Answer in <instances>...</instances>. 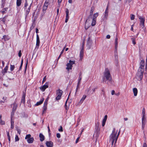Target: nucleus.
Here are the masks:
<instances>
[{"mask_svg": "<svg viewBox=\"0 0 147 147\" xmlns=\"http://www.w3.org/2000/svg\"><path fill=\"white\" fill-rule=\"evenodd\" d=\"M7 16H5V17H4V18H3L2 19V22L4 23L6 21V17H7Z\"/></svg>", "mask_w": 147, "mask_h": 147, "instance_id": "603ef678", "label": "nucleus"}, {"mask_svg": "<svg viewBox=\"0 0 147 147\" xmlns=\"http://www.w3.org/2000/svg\"><path fill=\"white\" fill-rule=\"evenodd\" d=\"M34 140V138L33 137H31L29 139H28L27 141V142L29 144L32 143Z\"/></svg>", "mask_w": 147, "mask_h": 147, "instance_id": "6ab92c4d", "label": "nucleus"}, {"mask_svg": "<svg viewBox=\"0 0 147 147\" xmlns=\"http://www.w3.org/2000/svg\"><path fill=\"white\" fill-rule=\"evenodd\" d=\"M30 11L28 10L27 9L26 11V12L25 14V18H27L28 15L29 13L30 12Z\"/></svg>", "mask_w": 147, "mask_h": 147, "instance_id": "79ce46f5", "label": "nucleus"}, {"mask_svg": "<svg viewBox=\"0 0 147 147\" xmlns=\"http://www.w3.org/2000/svg\"><path fill=\"white\" fill-rule=\"evenodd\" d=\"M56 136L57 138H60L61 137L60 134L59 133H57L56 134Z\"/></svg>", "mask_w": 147, "mask_h": 147, "instance_id": "052dcab7", "label": "nucleus"}, {"mask_svg": "<svg viewBox=\"0 0 147 147\" xmlns=\"http://www.w3.org/2000/svg\"><path fill=\"white\" fill-rule=\"evenodd\" d=\"M8 67L7 66H6L5 68L2 71V73L3 75H4L5 73L7 72V71L8 70Z\"/></svg>", "mask_w": 147, "mask_h": 147, "instance_id": "412c9836", "label": "nucleus"}, {"mask_svg": "<svg viewBox=\"0 0 147 147\" xmlns=\"http://www.w3.org/2000/svg\"><path fill=\"white\" fill-rule=\"evenodd\" d=\"M115 94V91L114 90H112L111 92V94L113 95Z\"/></svg>", "mask_w": 147, "mask_h": 147, "instance_id": "774afa93", "label": "nucleus"}, {"mask_svg": "<svg viewBox=\"0 0 147 147\" xmlns=\"http://www.w3.org/2000/svg\"><path fill=\"white\" fill-rule=\"evenodd\" d=\"M98 13H94L93 16V19L96 20L97 17L98 16Z\"/></svg>", "mask_w": 147, "mask_h": 147, "instance_id": "f704fd0d", "label": "nucleus"}, {"mask_svg": "<svg viewBox=\"0 0 147 147\" xmlns=\"http://www.w3.org/2000/svg\"><path fill=\"white\" fill-rule=\"evenodd\" d=\"M142 117H145V109L144 108L142 110Z\"/></svg>", "mask_w": 147, "mask_h": 147, "instance_id": "4c0bfd02", "label": "nucleus"}, {"mask_svg": "<svg viewBox=\"0 0 147 147\" xmlns=\"http://www.w3.org/2000/svg\"><path fill=\"white\" fill-rule=\"evenodd\" d=\"M47 8L48 7L43 5L42 9L43 13H42L41 14L42 16H43L46 13V10L47 9Z\"/></svg>", "mask_w": 147, "mask_h": 147, "instance_id": "ddd939ff", "label": "nucleus"}, {"mask_svg": "<svg viewBox=\"0 0 147 147\" xmlns=\"http://www.w3.org/2000/svg\"><path fill=\"white\" fill-rule=\"evenodd\" d=\"M47 1V0L45 1L43 5L45 6H46V7H48L49 4V3L48 2L49 1Z\"/></svg>", "mask_w": 147, "mask_h": 147, "instance_id": "e433bc0d", "label": "nucleus"}, {"mask_svg": "<svg viewBox=\"0 0 147 147\" xmlns=\"http://www.w3.org/2000/svg\"><path fill=\"white\" fill-rule=\"evenodd\" d=\"M115 128H113L112 132L110 136V141H111L112 145L113 144L115 141V143H116L117 140V139L119 135L120 132V130H119L117 136L116 137L117 131L116 132H115Z\"/></svg>", "mask_w": 147, "mask_h": 147, "instance_id": "f03ea898", "label": "nucleus"}, {"mask_svg": "<svg viewBox=\"0 0 147 147\" xmlns=\"http://www.w3.org/2000/svg\"><path fill=\"white\" fill-rule=\"evenodd\" d=\"M100 123L99 122H97L95 123V127L94 129V135H96V136L98 137L99 134V131L100 128L99 126Z\"/></svg>", "mask_w": 147, "mask_h": 147, "instance_id": "20e7f679", "label": "nucleus"}, {"mask_svg": "<svg viewBox=\"0 0 147 147\" xmlns=\"http://www.w3.org/2000/svg\"><path fill=\"white\" fill-rule=\"evenodd\" d=\"M15 67V66L14 65H10V69L11 71H13L14 70Z\"/></svg>", "mask_w": 147, "mask_h": 147, "instance_id": "a19ab883", "label": "nucleus"}, {"mask_svg": "<svg viewBox=\"0 0 147 147\" xmlns=\"http://www.w3.org/2000/svg\"><path fill=\"white\" fill-rule=\"evenodd\" d=\"M103 82H106L107 80L109 82L111 83L112 81V78L110 74V72L108 68H106L104 72V76L103 77Z\"/></svg>", "mask_w": 147, "mask_h": 147, "instance_id": "f257e3e1", "label": "nucleus"}, {"mask_svg": "<svg viewBox=\"0 0 147 147\" xmlns=\"http://www.w3.org/2000/svg\"><path fill=\"white\" fill-rule=\"evenodd\" d=\"M39 137L40 138V140L42 142L45 139V137L41 133H40L39 135Z\"/></svg>", "mask_w": 147, "mask_h": 147, "instance_id": "aec40b11", "label": "nucleus"}, {"mask_svg": "<svg viewBox=\"0 0 147 147\" xmlns=\"http://www.w3.org/2000/svg\"><path fill=\"white\" fill-rule=\"evenodd\" d=\"M84 48H82L81 49V50L80 51V58L82 59L83 58V53H84Z\"/></svg>", "mask_w": 147, "mask_h": 147, "instance_id": "4be33fe9", "label": "nucleus"}, {"mask_svg": "<svg viewBox=\"0 0 147 147\" xmlns=\"http://www.w3.org/2000/svg\"><path fill=\"white\" fill-rule=\"evenodd\" d=\"M22 3V0H17L16 2V5L17 6H19L21 5Z\"/></svg>", "mask_w": 147, "mask_h": 147, "instance_id": "c756f323", "label": "nucleus"}, {"mask_svg": "<svg viewBox=\"0 0 147 147\" xmlns=\"http://www.w3.org/2000/svg\"><path fill=\"white\" fill-rule=\"evenodd\" d=\"M143 147H147V145L146 142H144L143 146Z\"/></svg>", "mask_w": 147, "mask_h": 147, "instance_id": "e2e57ef3", "label": "nucleus"}, {"mask_svg": "<svg viewBox=\"0 0 147 147\" xmlns=\"http://www.w3.org/2000/svg\"><path fill=\"white\" fill-rule=\"evenodd\" d=\"M49 98L48 97L45 100V102H44V105H47V102L49 100Z\"/></svg>", "mask_w": 147, "mask_h": 147, "instance_id": "49530a36", "label": "nucleus"}, {"mask_svg": "<svg viewBox=\"0 0 147 147\" xmlns=\"http://www.w3.org/2000/svg\"><path fill=\"white\" fill-rule=\"evenodd\" d=\"M26 97V94L24 92H23L22 96V98L21 99V102L23 103H25V98Z\"/></svg>", "mask_w": 147, "mask_h": 147, "instance_id": "f3484780", "label": "nucleus"}, {"mask_svg": "<svg viewBox=\"0 0 147 147\" xmlns=\"http://www.w3.org/2000/svg\"><path fill=\"white\" fill-rule=\"evenodd\" d=\"M46 144L47 147H53V143L51 141H47Z\"/></svg>", "mask_w": 147, "mask_h": 147, "instance_id": "f8f14e48", "label": "nucleus"}, {"mask_svg": "<svg viewBox=\"0 0 147 147\" xmlns=\"http://www.w3.org/2000/svg\"><path fill=\"white\" fill-rule=\"evenodd\" d=\"M11 128L13 129L14 128V121L13 120V119H11Z\"/></svg>", "mask_w": 147, "mask_h": 147, "instance_id": "bb28decb", "label": "nucleus"}, {"mask_svg": "<svg viewBox=\"0 0 147 147\" xmlns=\"http://www.w3.org/2000/svg\"><path fill=\"white\" fill-rule=\"evenodd\" d=\"M3 38L5 40V41L7 40H9L7 38V36L4 35L3 36Z\"/></svg>", "mask_w": 147, "mask_h": 147, "instance_id": "8fccbe9b", "label": "nucleus"}, {"mask_svg": "<svg viewBox=\"0 0 147 147\" xmlns=\"http://www.w3.org/2000/svg\"><path fill=\"white\" fill-rule=\"evenodd\" d=\"M108 5H107V8L105 11V13L104 14V18H105V19L107 20L108 16Z\"/></svg>", "mask_w": 147, "mask_h": 147, "instance_id": "9d476101", "label": "nucleus"}, {"mask_svg": "<svg viewBox=\"0 0 147 147\" xmlns=\"http://www.w3.org/2000/svg\"><path fill=\"white\" fill-rule=\"evenodd\" d=\"M146 123V120L145 117H142V124L145 125Z\"/></svg>", "mask_w": 147, "mask_h": 147, "instance_id": "a878e982", "label": "nucleus"}, {"mask_svg": "<svg viewBox=\"0 0 147 147\" xmlns=\"http://www.w3.org/2000/svg\"><path fill=\"white\" fill-rule=\"evenodd\" d=\"M2 118V115H0V124L1 125H4L5 124V123L4 121H3L1 119Z\"/></svg>", "mask_w": 147, "mask_h": 147, "instance_id": "2f4dec72", "label": "nucleus"}, {"mask_svg": "<svg viewBox=\"0 0 147 147\" xmlns=\"http://www.w3.org/2000/svg\"><path fill=\"white\" fill-rule=\"evenodd\" d=\"M75 63V61H71L70 60L69 61V63H67L66 65L67 67L66 68L67 69L69 70V69H71L72 67V65Z\"/></svg>", "mask_w": 147, "mask_h": 147, "instance_id": "423d86ee", "label": "nucleus"}, {"mask_svg": "<svg viewBox=\"0 0 147 147\" xmlns=\"http://www.w3.org/2000/svg\"><path fill=\"white\" fill-rule=\"evenodd\" d=\"M65 13L66 14V19L65 20V22H67L69 19V10L67 9H66Z\"/></svg>", "mask_w": 147, "mask_h": 147, "instance_id": "9b49d317", "label": "nucleus"}, {"mask_svg": "<svg viewBox=\"0 0 147 147\" xmlns=\"http://www.w3.org/2000/svg\"><path fill=\"white\" fill-rule=\"evenodd\" d=\"M63 93V91L60 89H58L56 91V94L57 95L56 97V100H59L61 98V96Z\"/></svg>", "mask_w": 147, "mask_h": 147, "instance_id": "39448f33", "label": "nucleus"}, {"mask_svg": "<svg viewBox=\"0 0 147 147\" xmlns=\"http://www.w3.org/2000/svg\"><path fill=\"white\" fill-rule=\"evenodd\" d=\"M12 105H13V107L12 110L13 111H16L18 107L17 104L15 102H14L13 104L11 105V106Z\"/></svg>", "mask_w": 147, "mask_h": 147, "instance_id": "4468645a", "label": "nucleus"}, {"mask_svg": "<svg viewBox=\"0 0 147 147\" xmlns=\"http://www.w3.org/2000/svg\"><path fill=\"white\" fill-rule=\"evenodd\" d=\"M131 20H134V19L135 16L133 14H131Z\"/></svg>", "mask_w": 147, "mask_h": 147, "instance_id": "4d7b16f0", "label": "nucleus"}, {"mask_svg": "<svg viewBox=\"0 0 147 147\" xmlns=\"http://www.w3.org/2000/svg\"><path fill=\"white\" fill-rule=\"evenodd\" d=\"M140 66L139 67L140 70L143 69L144 70V66L145 65V61L143 60H142L140 63Z\"/></svg>", "mask_w": 147, "mask_h": 147, "instance_id": "1a4fd4ad", "label": "nucleus"}, {"mask_svg": "<svg viewBox=\"0 0 147 147\" xmlns=\"http://www.w3.org/2000/svg\"><path fill=\"white\" fill-rule=\"evenodd\" d=\"M96 23V20L93 19L92 20V22L91 24V25L92 26H95Z\"/></svg>", "mask_w": 147, "mask_h": 147, "instance_id": "72a5a7b5", "label": "nucleus"}, {"mask_svg": "<svg viewBox=\"0 0 147 147\" xmlns=\"http://www.w3.org/2000/svg\"><path fill=\"white\" fill-rule=\"evenodd\" d=\"M58 130L60 132H62L63 131V127L62 126H60V128Z\"/></svg>", "mask_w": 147, "mask_h": 147, "instance_id": "6e6d98bb", "label": "nucleus"}, {"mask_svg": "<svg viewBox=\"0 0 147 147\" xmlns=\"http://www.w3.org/2000/svg\"><path fill=\"white\" fill-rule=\"evenodd\" d=\"M19 140V138L18 137V136L16 135L15 138V141L17 142Z\"/></svg>", "mask_w": 147, "mask_h": 147, "instance_id": "09e8293b", "label": "nucleus"}, {"mask_svg": "<svg viewBox=\"0 0 147 147\" xmlns=\"http://www.w3.org/2000/svg\"><path fill=\"white\" fill-rule=\"evenodd\" d=\"M36 19V17H34V20L33 21V22L32 23L31 26H33L34 27L35 25V21Z\"/></svg>", "mask_w": 147, "mask_h": 147, "instance_id": "ea45409f", "label": "nucleus"}, {"mask_svg": "<svg viewBox=\"0 0 147 147\" xmlns=\"http://www.w3.org/2000/svg\"><path fill=\"white\" fill-rule=\"evenodd\" d=\"M92 16H91L90 15L88 17V18L86 19V24L87 22H88L89 21H90V20L92 19Z\"/></svg>", "mask_w": 147, "mask_h": 147, "instance_id": "473e14b6", "label": "nucleus"}, {"mask_svg": "<svg viewBox=\"0 0 147 147\" xmlns=\"http://www.w3.org/2000/svg\"><path fill=\"white\" fill-rule=\"evenodd\" d=\"M42 114L43 115L46 111L47 109V105H44L43 108Z\"/></svg>", "mask_w": 147, "mask_h": 147, "instance_id": "cd10ccee", "label": "nucleus"}, {"mask_svg": "<svg viewBox=\"0 0 147 147\" xmlns=\"http://www.w3.org/2000/svg\"><path fill=\"white\" fill-rule=\"evenodd\" d=\"M89 38L87 42V45L89 46V49H90L92 45L91 41L89 40Z\"/></svg>", "mask_w": 147, "mask_h": 147, "instance_id": "393cba45", "label": "nucleus"}, {"mask_svg": "<svg viewBox=\"0 0 147 147\" xmlns=\"http://www.w3.org/2000/svg\"><path fill=\"white\" fill-rule=\"evenodd\" d=\"M7 8H4V9H3V11H2V13L3 14H4V13H5V11H6L7 10Z\"/></svg>", "mask_w": 147, "mask_h": 147, "instance_id": "864d4df0", "label": "nucleus"}, {"mask_svg": "<svg viewBox=\"0 0 147 147\" xmlns=\"http://www.w3.org/2000/svg\"><path fill=\"white\" fill-rule=\"evenodd\" d=\"M118 38L117 37H116L115 38V51L117 52V45H118Z\"/></svg>", "mask_w": 147, "mask_h": 147, "instance_id": "a211bd4d", "label": "nucleus"}, {"mask_svg": "<svg viewBox=\"0 0 147 147\" xmlns=\"http://www.w3.org/2000/svg\"><path fill=\"white\" fill-rule=\"evenodd\" d=\"M68 99H69V97H68L67 100H66L65 102V110H67V111L68 110V109H69L68 107H67V101H68Z\"/></svg>", "mask_w": 147, "mask_h": 147, "instance_id": "7c9ffc66", "label": "nucleus"}, {"mask_svg": "<svg viewBox=\"0 0 147 147\" xmlns=\"http://www.w3.org/2000/svg\"><path fill=\"white\" fill-rule=\"evenodd\" d=\"M107 115H105V117L104 119L102 120V126H104L106 122V121L107 120Z\"/></svg>", "mask_w": 147, "mask_h": 147, "instance_id": "2eb2a0df", "label": "nucleus"}, {"mask_svg": "<svg viewBox=\"0 0 147 147\" xmlns=\"http://www.w3.org/2000/svg\"><path fill=\"white\" fill-rule=\"evenodd\" d=\"M145 125L142 124V129L143 130H144V128L145 127Z\"/></svg>", "mask_w": 147, "mask_h": 147, "instance_id": "69168bd1", "label": "nucleus"}, {"mask_svg": "<svg viewBox=\"0 0 147 147\" xmlns=\"http://www.w3.org/2000/svg\"><path fill=\"white\" fill-rule=\"evenodd\" d=\"M144 70L143 69H139L138 71V72L137 73L136 76V78L139 81L141 80L143 77V73Z\"/></svg>", "mask_w": 147, "mask_h": 147, "instance_id": "7ed1b4c3", "label": "nucleus"}, {"mask_svg": "<svg viewBox=\"0 0 147 147\" xmlns=\"http://www.w3.org/2000/svg\"><path fill=\"white\" fill-rule=\"evenodd\" d=\"M138 18L140 20V25L142 28H143L144 26V19L139 16H138Z\"/></svg>", "mask_w": 147, "mask_h": 147, "instance_id": "0eeeda50", "label": "nucleus"}, {"mask_svg": "<svg viewBox=\"0 0 147 147\" xmlns=\"http://www.w3.org/2000/svg\"><path fill=\"white\" fill-rule=\"evenodd\" d=\"M28 58L27 59V61H26V66H25V69L24 71V73H26V69H27V67L28 64Z\"/></svg>", "mask_w": 147, "mask_h": 147, "instance_id": "3c124183", "label": "nucleus"}, {"mask_svg": "<svg viewBox=\"0 0 147 147\" xmlns=\"http://www.w3.org/2000/svg\"><path fill=\"white\" fill-rule=\"evenodd\" d=\"M49 83L48 82H46L45 84L40 88V89L42 92H44L48 87Z\"/></svg>", "mask_w": 147, "mask_h": 147, "instance_id": "6e6552de", "label": "nucleus"}, {"mask_svg": "<svg viewBox=\"0 0 147 147\" xmlns=\"http://www.w3.org/2000/svg\"><path fill=\"white\" fill-rule=\"evenodd\" d=\"M22 56L21 51L20 50L19 51L18 53V56L20 57Z\"/></svg>", "mask_w": 147, "mask_h": 147, "instance_id": "13d9d810", "label": "nucleus"}, {"mask_svg": "<svg viewBox=\"0 0 147 147\" xmlns=\"http://www.w3.org/2000/svg\"><path fill=\"white\" fill-rule=\"evenodd\" d=\"M40 40L39 37L38 35L37 34L36 35V40Z\"/></svg>", "mask_w": 147, "mask_h": 147, "instance_id": "0e129e2a", "label": "nucleus"}, {"mask_svg": "<svg viewBox=\"0 0 147 147\" xmlns=\"http://www.w3.org/2000/svg\"><path fill=\"white\" fill-rule=\"evenodd\" d=\"M40 43V40H36V48H37V49L38 48Z\"/></svg>", "mask_w": 147, "mask_h": 147, "instance_id": "c9c22d12", "label": "nucleus"}, {"mask_svg": "<svg viewBox=\"0 0 147 147\" xmlns=\"http://www.w3.org/2000/svg\"><path fill=\"white\" fill-rule=\"evenodd\" d=\"M28 5V4L27 3V0H26L24 6V7L25 10L26 9V7Z\"/></svg>", "mask_w": 147, "mask_h": 147, "instance_id": "a18cd8bd", "label": "nucleus"}, {"mask_svg": "<svg viewBox=\"0 0 147 147\" xmlns=\"http://www.w3.org/2000/svg\"><path fill=\"white\" fill-rule=\"evenodd\" d=\"M79 137H78L77 138V139H76V142H75V143L76 144H77L79 140Z\"/></svg>", "mask_w": 147, "mask_h": 147, "instance_id": "338daca9", "label": "nucleus"}, {"mask_svg": "<svg viewBox=\"0 0 147 147\" xmlns=\"http://www.w3.org/2000/svg\"><path fill=\"white\" fill-rule=\"evenodd\" d=\"M15 112V111H13L12 110V112L11 113V119H12L13 117L14 114V113Z\"/></svg>", "mask_w": 147, "mask_h": 147, "instance_id": "37998d69", "label": "nucleus"}, {"mask_svg": "<svg viewBox=\"0 0 147 147\" xmlns=\"http://www.w3.org/2000/svg\"><path fill=\"white\" fill-rule=\"evenodd\" d=\"M131 39L132 40V43L134 45H135L136 44V42H135V39L133 38H132Z\"/></svg>", "mask_w": 147, "mask_h": 147, "instance_id": "5fc2aeb1", "label": "nucleus"}, {"mask_svg": "<svg viewBox=\"0 0 147 147\" xmlns=\"http://www.w3.org/2000/svg\"><path fill=\"white\" fill-rule=\"evenodd\" d=\"M44 100V98H42V99H41L40 100L37 102V103L35 104V106H38L41 104H42Z\"/></svg>", "mask_w": 147, "mask_h": 147, "instance_id": "dca6fc26", "label": "nucleus"}, {"mask_svg": "<svg viewBox=\"0 0 147 147\" xmlns=\"http://www.w3.org/2000/svg\"><path fill=\"white\" fill-rule=\"evenodd\" d=\"M86 94L88 95L91 94V91L90 88H88L86 90Z\"/></svg>", "mask_w": 147, "mask_h": 147, "instance_id": "5701e85b", "label": "nucleus"}, {"mask_svg": "<svg viewBox=\"0 0 147 147\" xmlns=\"http://www.w3.org/2000/svg\"><path fill=\"white\" fill-rule=\"evenodd\" d=\"M46 76H45L43 79V80L42 82V84H43V83L46 81Z\"/></svg>", "mask_w": 147, "mask_h": 147, "instance_id": "bf43d9fd", "label": "nucleus"}, {"mask_svg": "<svg viewBox=\"0 0 147 147\" xmlns=\"http://www.w3.org/2000/svg\"><path fill=\"white\" fill-rule=\"evenodd\" d=\"M86 96L85 95H83L82 98L80 100V102L82 103L86 98Z\"/></svg>", "mask_w": 147, "mask_h": 147, "instance_id": "c85d7f7f", "label": "nucleus"}, {"mask_svg": "<svg viewBox=\"0 0 147 147\" xmlns=\"http://www.w3.org/2000/svg\"><path fill=\"white\" fill-rule=\"evenodd\" d=\"M23 59H22V61H21L20 66V67L19 68V70H18V71H20V70H21V69L22 67V65L23 64Z\"/></svg>", "mask_w": 147, "mask_h": 147, "instance_id": "58836bf2", "label": "nucleus"}, {"mask_svg": "<svg viewBox=\"0 0 147 147\" xmlns=\"http://www.w3.org/2000/svg\"><path fill=\"white\" fill-rule=\"evenodd\" d=\"M94 10V8H92L90 12V15L92 16V15L93 14V12Z\"/></svg>", "mask_w": 147, "mask_h": 147, "instance_id": "de8ad7c7", "label": "nucleus"}, {"mask_svg": "<svg viewBox=\"0 0 147 147\" xmlns=\"http://www.w3.org/2000/svg\"><path fill=\"white\" fill-rule=\"evenodd\" d=\"M31 136V135L30 134H28V135H27L25 138V139L28 140V139H29V138H30Z\"/></svg>", "mask_w": 147, "mask_h": 147, "instance_id": "c03bdc74", "label": "nucleus"}, {"mask_svg": "<svg viewBox=\"0 0 147 147\" xmlns=\"http://www.w3.org/2000/svg\"><path fill=\"white\" fill-rule=\"evenodd\" d=\"M133 92L134 94V95L135 96H136L137 95L138 93V90L136 88H134L133 89Z\"/></svg>", "mask_w": 147, "mask_h": 147, "instance_id": "b1692460", "label": "nucleus"}, {"mask_svg": "<svg viewBox=\"0 0 147 147\" xmlns=\"http://www.w3.org/2000/svg\"><path fill=\"white\" fill-rule=\"evenodd\" d=\"M6 132H7V137L8 138L9 137H10V136H9V131H7Z\"/></svg>", "mask_w": 147, "mask_h": 147, "instance_id": "680f3d73", "label": "nucleus"}]
</instances>
